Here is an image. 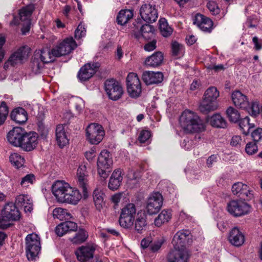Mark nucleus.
Returning a JSON list of instances; mask_svg holds the SVG:
<instances>
[{
	"instance_id": "nucleus-1",
	"label": "nucleus",
	"mask_w": 262,
	"mask_h": 262,
	"mask_svg": "<svg viewBox=\"0 0 262 262\" xmlns=\"http://www.w3.org/2000/svg\"><path fill=\"white\" fill-rule=\"evenodd\" d=\"M179 123L186 133L201 132L205 129L204 123L197 114L188 110L182 113L179 118Z\"/></svg>"
},
{
	"instance_id": "nucleus-64",
	"label": "nucleus",
	"mask_w": 262,
	"mask_h": 262,
	"mask_svg": "<svg viewBox=\"0 0 262 262\" xmlns=\"http://www.w3.org/2000/svg\"><path fill=\"white\" fill-rule=\"evenodd\" d=\"M157 41L155 40H153L151 41L148 42L144 45V49L145 51L150 52L155 50L156 48Z\"/></svg>"
},
{
	"instance_id": "nucleus-36",
	"label": "nucleus",
	"mask_w": 262,
	"mask_h": 262,
	"mask_svg": "<svg viewBox=\"0 0 262 262\" xmlns=\"http://www.w3.org/2000/svg\"><path fill=\"white\" fill-rule=\"evenodd\" d=\"M35 56L39 58L43 63H47L54 60L55 57L52 54V50L50 51L48 49H45L36 52Z\"/></svg>"
},
{
	"instance_id": "nucleus-56",
	"label": "nucleus",
	"mask_w": 262,
	"mask_h": 262,
	"mask_svg": "<svg viewBox=\"0 0 262 262\" xmlns=\"http://www.w3.org/2000/svg\"><path fill=\"white\" fill-rule=\"evenodd\" d=\"M207 7L212 15H215L220 13V10L217 4L214 1H209Z\"/></svg>"
},
{
	"instance_id": "nucleus-62",
	"label": "nucleus",
	"mask_w": 262,
	"mask_h": 262,
	"mask_svg": "<svg viewBox=\"0 0 262 262\" xmlns=\"http://www.w3.org/2000/svg\"><path fill=\"white\" fill-rule=\"evenodd\" d=\"M193 141L187 138L182 143V146L186 150H190L193 146Z\"/></svg>"
},
{
	"instance_id": "nucleus-21",
	"label": "nucleus",
	"mask_w": 262,
	"mask_h": 262,
	"mask_svg": "<svg viewBox=\"0 0 262 262\" xmlns=\"http://www.w3.org/2000/svg\"><path fill=\"white\" fill-rule=\"evenodd\" d=\"M26 132L25 130L20 127H14L8 133L7 139L11 144L19 147Z\"/></svg>"
},
{
	"instance_id": "nucleus-19",
	"label": "nucleus",
	"mask_w": 262,
	"mask_h": 262,
	"mask_svg": "<svg viewBox=\"0 0 262 262\" xmlns=\"http://www.w3.org/2000/svg\"><path fill=\"white\" fill-rule=\"evenodd\" d=\"M99 68L98 63H90L84 64L80 69L78 73V77L80 81H85L91 78L96 72Z\"/></svg>"
},
{
	"instance_id": "nucleus-26",
	"label": "nucleus",
	"mask_w": 262,
	"mask_h": 262,
	"mask_svg": "<svg viewBox=\"0 0 262 262\" xmlns=\"http://www.w3.org/2000/svg\"><path fill=\"white\" fill-rule=\"evenodd\" d=\"M228 239L232 245L239 247L244 243L245 236L238 228L234 227L231 230Z\"/></svg>"
},
{
	"instance_id": "nucleus-48",
	"label": "nucleus",
	"mask_w": 262,
	"mask_h": 262,
	"mask_svg": "<svg viewBox=\"0 0 262 262\" xmlns=\"http://www.w3.org/2000/svg\"><path fill=\"white\" fill-rule=\"evenodd\" d=\"M226 113L231 122L236 123L240 120V114L238 111L233 107H228Z\"/></svg>"
},
{
	"instance_id": "nucleus-23",
	"label": "nucleus",
	"mask_w": 262,
	"mask_h": 262,
	"mask_svg": "<svg viewBox=\"0 0 262 262\" xmlns=\"http://www.w3.org/2000/svg\"><path fill=\"white\" fill-rule=\"evenodd\" d=\"M232 100L234 104L237 107L243 110L249 108V101L247 97L239 91L232 93Z\"/></svg>"
},
{
	"instance_id": "nucleus-60",
	"label": "nucleus",
	"mask_w": 262,
	"mask_h": 262,
	"mask_svg": "<svg viewBox=\"0 0 262 262\" xmlns=\"http://www.w3.org/2000/svg\"><path fill=\"white\" fill-rule=\"evenodd\" d=\"M111 169L107 167L101 168V167H98V173L100 177L103 178H106L108 176L109 173L111 172Z\"/></svg>"
},
{
	"instance_id": "nucleus-9",
	"label": "nucleus",
	"mask_w": 262,
	"mask_h": 262,
	"mask_svg": "<svg viewBox=\"0 0 262 262\" xmlns=\"http://www.w3.org/2000/svg\"><path fill=\"white\" fill-rule=\"evenodd\" d=\"M104 87L108 98L114 101L119 99L123 94L121 85L114 79L106 80L104 83Z\"/></svg>"
},
{
	"instance_id": "nucleus-16",
	"label": "nucleus",
	"mask_w": 262,
	"mask_h": 262,
	"mask_svg": "<svg viewBox=\"0 0 262 262\" xmlns=\"http://www.w3.org/2000/svg\"><path fill=\"white\" fill-rule=\"evenodd\" d=\"M190 232L189 230L182 229L178 231L174 235L172 244L174 248H185V246L190 243Z\"/></svg>"
},
{
	"instance_id": "nucleus-53",
	"label": "nucleus",
	"mask_w": 262,
	"mask_h": 262,
	"mask_svg": "<svg viewBox=\"0 0 262 262\" xmlns=\"http://www.w3.org/2000/svg\"><path fill=\"white\" fill-rule=\"evenodd\" d=\"M86 34V29L82 23H80L75 31L74 37L76 39H79L84 37Z\"/></svg>"
},
{
	"instance_id": "nucleus-12",
	"label": "nucleus",
	"mask_w": 262,
	"mask_h": 262,
	"mask_svg": "<svg viewBox=\"0 0 262 262\" xmlns=\"http://www.w3.org/2000/svg\"><path fill=\"white\" fill-rule=\"evenodd\" d=\"M163 203V197L159 192L152 193L149 196L146 204V210L149 214L158 213Z\"/></svg>"
},
{
	"instance_id": "nucleus-6",
	"label": "nucleus",
	"mask_w": 262,
	"mask_h": 262,
	"mask_svg": "<svg viewBox=\"0 0 262 262\" xmlns=\"http://www.w3.org/2000/svg\"><path fill=\"white\" fill-rule=\"evenodd\" d=\"M136 212L135 205L129 203L125 206L122 209L119 222L120 225L124 228H129L133 225L135 215Z\"/></svg>"
},
{
	"instance_id": "nucleus-61",
	"label": "nucleus",
	"mask_w": 262,
	"mask_h": 262,
	"mask_svg": "<svg viewBox=\"0 0 262 262\" xmlns=\"http://www.w3.org/2000/svg\"><path fill=\"white\" fill-rule=\"evenodd\" d=\"M242 143V138L239 136H233L231 140L230 144L232 146L239 147Z\"/></svg>"
},
{
	"instance_id": "nucleus-13",
	"label": "nucleus",
	"mask_w": 262,
	"mask_h": 262,
	"mask_svg": "<svg viewBox=\"0 0 262 262\" xmlns=\"http://www.w3.org/2000/svg\"><path fill=\"white\" fill-rule=\"evenodd\" d=\"M132 29V35L137 39H140L141 37L146 38V34L152 35L155 31L152 26L149 24L142 25L140 20H136L133 24Z\"/></svg>"
},
{
	"instance_id": "nucleus-45",
	"label": "nucleus",
	"mask_w": 262,
	"mask_h": 262,
	"mask_svg": "<svg viewBox=\"0 0 262 262\" xmlns=\"http://www.w3.org/2000/svg\"><path fill=\"white\" fill-rule=\"evenodd\" d=\"M159 29L161 33L164 37H167L171 35L172 32V28L169 27L166 20L162 18L159 20Z\"/></svg>"
},
{
	"instance_id": "nucleus-55",
	"label": "nucleus",
	"mask_w": 262,
	"mask_h": 262,
	"mask_svg": "<svg viewBox=\"0 0 262 262\" xmlns=\"http://www.w3.org/2000/svg\"><path fill=\"white\" fill-rule=\"evenodd\" d=\"M35 180V177L33 174H28L23 177L20 182V185L22 187H26L29 184H32Z\"/></svg>"
},
{
	"instance_id": "nucleus-46",
	"label": "nucleus",
	"mask_w": 262,
	"mask_h": 262,
	"mask_svg": "<svg viewBox=\"0 0 262 262\" xmlns=\"http://www.w3.org/2000/svg\"><path fill=\"white\" fill-rule=\"evenodd\" d=\"M219 96L220 93L217 89L214 86H211L207 89L205 91L204 98L207 100L215 102Z\"/></svg>"
},
{
	"instance_id": "nucleus-43",
	"label": "nucleus",
	"mask_w": 262,
	"mask_h": 262,
	"mask_svg": "<svg viewBox=\"0 0 262 262\" xmlns=\"http://www.w3.org/2000/svg\"><path fill=\"white\" fill-rule=\"evenodd\" d=\"M53 215L54 218L63 221L69 220L71 217V214L67 209L62 208H56L53 211Z\"/></svg>"
},
{
	"instance_id": "nucleus-22",
	"label": "nucleus",
	"mask_w": 262,
	"mask_h": 262,
	"mask_svg": "<svg viewBox=\"0 0 262 262\" xmlns=\"http://www.w3.org/2000/svg\"><path fill=\"white\" fill-rule=\"evenodd\" d=\"M232 191L234 195H236L245 200L251 199L253 196L249 187L242 182L234 184L232 187Z\"/></svg>"
},
{
	"instance_id": "nucleus-59",
	"label": "nucleus",
	"mask_w": 262,
	"mask_h": 262,
	"mask_svg": "<svg viewBox=\"0 0 262 262\" xmlns=\"http://www.w3.org/2000/svg\"><path fill=\"white\" fill-rule=\"evenodd\" d=\"M151 137L150 132L147 130H142L140 132L138 140L141 143L147 141Z\"/></svg>"
},
{
	"instance_id": "nucleus-11",
	"label": "nucleus",
	"mask_w": 262,
	"mask_h": 262,
	"mask_svg": "<svg viewBox=\"0 0 262 262\" xmlns=\"http://www.w3.org/2000/svg\"><path fill=\"white\" fill-rule=\"evenodd\" d=\"M70 192L71 186L63 181H56L52 185L53 194L59 202L64 203L66 200V195Z\"/></svg>"
},
{
	"instance_id": "nucleus-31",
	"label": "nucleus",
	"mask_w": 262,
	"mask_h": 262,
	"mask_svg": "<svg viewBox=\"0 0 262 262\" xmlns=\"http://www.w3.org/2000/svg\"><path fill=\"white\" fill-rule=\"evenodd\" d=\"M12 120L18 124L25 123L28 119V115L26 110L22 107H18L13 110L11 113Z\"/></svg>"
},
{
	"instance_id": "nucleus-18",
	"label": "nucleus",
	"mask_w": 262,
	"mask_h": 262,
	"mask_svg": "<svg viewBox=\"0 0 262 262\" xmlns=\"http://www.w3.org/2000/svg\"><path fill=\"white\" fill-rule=\"evenodd\" d=\"M37 135L35 132H26L20 144L24 150L29 151L33 150L37 144Z\"/></svg>"
},
{
	"instance_id": "nucleus-33",
	"label": "nucleus",
	"mask_w": 262,
	"mask_h": 262,
	"mask_svg": "<svg viewBox=\"0 0 262 262\" xmlns=\"http://www.w3.org/2000/svg\"><path fill=\"white\" fill-rule=\"evenodd\" d=\"M163 60V55L161 52H156L148 56L145 60V64L149 67H156L160 66Z\"/></svg>"
},
{
	"instance_id": "nucleus-17",
	"label": "nucleus",
	"mask_w": 262,
	"mask_h": 262,
	"mask_svg": "<svg viewBox=\"0 0 262 262\" xmlns=\"http://www.w3.org/2000/svg\"><path fill=\"white\" fill-rule=\"evenodd\" d=\"M189 255L185 248H174L168 254V262H188Z\"/></svg>"
},
{
	"instance_id": "nucleus-3",
	"label": "nucleus",
	"mask_w": 262,
	"mask_h": 262,
	"mask_svg": "<svg viewBox=\"0 0 262 262\" xmlns=\"http://www.w3.org/2000/svg\"><path fill=\"white\" fill-rule=\"evenodd\" d=\"M26 253L29 260H34L40 253L41 243L40 238L35 233L27 235L25 238Z\"/></svg>"
},
{
	"instance_id": "nucleus-41",
	"label": "nucleus",
	"mask_w": 262,
	"mask_h": 262,
	"mask_svg": "<svg viewBox=\"0 0 262 262\" xmlns=\"http://www.w3.org/2000/svg\"><path fill=\"white\" fill-rule=\"evenodd\" d=\"M238 122L239 128L243 134L245 135H248L250 129L255 127L254 123L250 122V119L248 116L241 119Z\"/></svg>"
},
{
	"instance_id": "nucleus-30",
	"label": "nucleus",
	"mask_w": 262,
	"mask_h": 262,
	"mask_svg": "<svg viewBox=\"0 0 262 262\" xmlns=\"http://www.w3.org/2000/svg\"><path fill=\"white\" fill-rule=\"evenodd\" d=\"M112 165L113 160L110 152L106 150L101 151L98 159V167L111 168Z\"/></svg>"
},
{
	"instance_id": "nucleus-32",
	"label": "nucleus",
	"mask_w": 262,
	"mask_h": 262,
	"mask_svg": "<svg viewBox=\"0 0 262 262\" xmlns=\"http://www.w3.org/2000/svg\"><path fill=\"white\" fill-rule=\"evenodd\" d=\"M56 137L58 145L60 147L65 146L69 143V139L66 134L64 126L59 124L56 129Z\"/></svg>"
},
{
	"instance_id": "nucleus-15",
	"label": "nucleus",
	"mask_w": 262,
	"mask_h": 262,
	"mask_svg": "<svg viewBox=\"0 0 262 262\" xmlns=\"http://www.w3.org/2000/svg\"><path fill=\"white\" fill-rule=\"evenodd\" d=\"M29 48L26 47H21L14 52L9 57L8 60L5 63L4 68H8L9 64L12 66L21 63L23 61L28 57Z\"/></svg>"
},
{
	"instance_id": "nucleus-51",
	"label": "nucleus",
	"mask_w": 262,
	"mask_h": 262,
	"mask_svg": "<svg viewBox=\"0 0 262 262\" xmlns=\"http://www.w3.org/2000/svg\"><path fill=\"white\" fill-rule=\"evenodd\" d=\"M88 237V234L84 230H80L72 239L71 241L76 244L84 242Z\"/></svg>"
},
{
	"instance_id": "nucleus-57",
	"label": "nucleus",
	"mask_w": 262,
	"mask_h": 262,
	"mask_svg": "<svg viewBox=\"0 0 262 262\" xmlns=\"http://www.w3.org/2000/svg\"><path fill=\"white\" fill-rule=\"evenodd\" d=\"M252 116H255L259 113V106L256 102H249V108L246 110Z\"/></svg>"
},
{
	"instance_id": "nucleus-35",
	"label": "nucleus",
	"mask_w": 262,
	"mask_h": 262,
	"mask_svg": "<svg viewBox=\"0 0 262 262\" xmlns=\"http://www.w3.org/2000/svg\"><path fill=\"white\" fill-rule=\"evenodd\" d=\"M210 125L216 128H226L227 122L225 119L219 114H215L208 119Z\"/></svg>"
},
{
	"instance_id": "nucleus-29",
	"label": "nucleus",
	"mask_w": 262,
	"mask_h": 262,
	"mask_svg": "<svg viewBox=\"0 0 262 262\" xmlns=\"http://www.w3.org/2000/svg\"><path fill=\"white\" fill-rule=\"evenodd\" d=\"M15 204L23 206L25 212H30L33 210V202L29 195L20 194L16 197Z\"/></svg>"
},
{
	"instance_id": "nucleus-50",
	"label": "nucleus",
	"mask_w": 262,
	"mask_h": 262,
	"mask_svg": "<svg viewBox=\"0 0 262 262\" xmlns=\"http://www.w3.org/2000/svg\"><path fill=\"white\" fill-rule=\"evenodd\" d=\"M171 51L173 56H181L184 53V47L177 41H173L171 43Z\"/></svg>"
},
{
	"instance_id": "nucleus-28",
	"label": "nucleus",
	"mask_w": 262,
	"mask_h": 262,
	"mask_svg": "<svg viewBox=\"0 0 262 262\" xmlns=\"http://www.w3.org/2000/svg\"><path fill=\"white\" fill-rule=\"evenodd\" d=\"M122 179L121 170L120 169L114 170L110 178L108 188L112 190L118 189L121 185Z\"/></svg>"
},
{
	"instance_id": "nucleus-4",
	"label": "nucleus",
	"mask_w": 262,
	"mask_h": 262,
	"mask_svg": "<svg viewBox=\"0 0 262 262\" xmlns=\"http://www.w3.org/2000/svg\"><path fill=\"white\" fill-rule=\"evenodd\" d=\"M34 9L33 5H28L19 10V20L16 16H14L13 19L10 22V26H17L20 24L19 20L23 23L21 31L23 34L28 32L30 29L31 15Z\"/></svg>"
},
{
	"instance_id": "nucleus-54",
	"label": "nucleus",
	"mask_w": 262,
	"mask_h": 262,
	"mask_svg": "<svg viewBox=\"0 0 262 262\" xmlns=\"http://www.w3.org/2000/svg\"><path fill=\"white\" fill-rule=\"evenodd\" d=\"M256 142H249L245 147V151L249 155H252L258 151V147L256 144Z\"/></svg>"
},
{
	"instance_id": "nucleus-25",
	"label": "nucleus",
	"mask_w": 262,
	"mask_h": 262,
	"mask_svg": "<svg viewBox=\"0 0 262 262\" xmlns=\"http://www.w3.org/2000/svg\"><path fill=\"white\" fill-rule=\"evenodd\" d=\"M142 79L147 85L159 83L163 81V75L160 72L145 71L142 74Z\"/></svg>"
},
{
	"instance_id": "nucleus-52",
	"label": "nucleus",
	"mask_w": 262,
	"mask_h": 262,
	"mask_svg": "<svg viewBox=\"0 0 262 262\" xmlns=\"http://www.w3.org/2000/svg\"><path fill=\"white\" fill-rule=\"evenodd\" d=\"M43 63L42 62H40L39 61L38 58L35 56V57L32 59L31 64V68L32 72L34 74L40 73V70L43 67Z\"/></svg>"
},
{
	"instance_id": "nucleus-38",
	"label": "nucleus",
	"mask_w": 262,
	"mask_h": 262,
	"mask_svg": "<svg viewBox=\"0 0 262 262\" xmlns=\"http://www.w3.org/2000/svg\"><path fill=\"white\" fill-rule=\"evenodd\" d=\"M71 192H68L66 195V200L64 203L76 205L81 200L82 195L79 191L71 187Z\"/></svg>"
},
{
	"instance_id": "nucleus-8",
	"label": "nucleus",
	"mask_w": 262,
	"mask_h": 262,
	"mask_svg": "<svg viewBox=\"0 0 262 262\" xmlns=\"http://www.w3.org/2000/svg\"><path fill=\"white\" fill-rule=\"evenodd\" d=\"M227 210L232 215L238 217L247 214L250 211V206L241 200H232L228 203Z\"/></svg>"
},
{
	"instance_id": "nucleus-14",
	"label": "nucleus",
	"mask_w": 262,
	"mask_h": 262,
	"mask_svg": "<svg viewBox=\"0 0 262 262\" xmlns=\"http://www.w3.org/2000/svg\"><path fill=\"white\" fill-rule=\"evenodd\" d=\"M140 15L146 23H152L156 21L158 13L155 5L150 4H144L141 6Z\"/></svg>"
},
{
	"instance_id": "nucleus-7",
	"label": "nucleus",
	"mask_w": 262,
	"mask_h": 262,
	"mask_svg": "<svg viewBox=\"0 0 262 262\" xmlns=\"http://www.w3.org/2000/svg\"><path fill=\"white\" fill-rule=\"evenodd\" d=\"M105 132L103 127L97 123H91L86 128V139L91 144H98L103 139Z\"/></svg>"
},
{
	"instance_id": "nucleus-39",
	"label": "nucleus",
	"mask_w": 262,
	"mask_h": 262,
	"mask_svg": "<svg viewBox=\"0 0 262 262\" xmlns=\"http://www.w3.org/2000/svg\"><path fill=\"white\" fill-rule=\"evenodd\" d=\"M133 17V12L129 9L121 10L117 17L118 24L121 26L126 24Z\"/></svg>"
},
{
	"instance_id": "nucleus-63",
	"label": "nucleus",
	"mask_w": 262,
	"mask_h": 262,
	"mask_svg": "<svg viewBox=\"0 0 262 262\" xmlns=\"http://www.w3.org/2000/svg\"><path fill=\"white\" fill-rule=\"evenodd\" d=\"M88 176L86 167L84 164L79 165L77 170V176Z\"/></svg>"
},
{
	"instance_id": "nucleus-24",
	"label": "nucleus",
	"mask_w": 262,
	"mask_h": 262,
	"mask_svg": "<svg viewBox=\"0 0 262 262\" xmlns=\"http://www.w3.org/2000/svg\"><path fill=\"white\" fill-rule=\"evenodd\" d=\"M193 24L205 32H210L213 26V22L210 18L201 14H196Z\"/></svg>"
},
{
	"instance_id": "nucleus-40",
	"label": "nucleus",
	"mask_w": 262,
	"mask_h": 262,
	"mask_svg": "<svg viewBox=\"0 0 262 262\" xmlns=\"http://www.w3.org/2000/svg\"><path fill=\"white\" fill-rule=\"evenodd\" d=\"M217 108V105L215 102L207 100L204 98V99L199 106V110L204 114H207L211 111H214Z\"/></svg>"
},
{
	"instance_id": "nucleus-47",
	"label": "nucleus",
	"mask_w": 262,
	"mask_h": 262,
	"mask_svg": "<svg viewBox=\"0 0 262 262\" xmlns=\"http://www.w3.org/2000/svg\"><path fill=\"white\" fill-rule=\"evenodd\" d=\"M10 161L12 164L17 168L22 167L25 163V159L18 153H13L10 156Z\"/></svg>"
},
{
	"instance_id": "nucleus-58",
	"label": "nucleus",
	"mask_w": 262,
	"mask_h": 262,
	"mask_svg": "<svg viewBox=\"0 0 262 262\" xmlns=\"http://www.w3.org/2000/svg\"><path fill=\"white\" fill-rule=\"evenodd\" d=\"M251 137L254 142H262V128L258 127L251 133Z\"/></svg>"
},
{
	"instance_id": "nucleus-27",
	"label": "nucleus",
	"mask_w": 262,
	"mask_h": 262,
	"mask_svg": "<svg viewBox=\"0 0 262 262\" xmlns=\"http://www.w3.org/2000/svg\"><path fill=\"white\" fill-rule=\"evenodd\" d=\"M77 224L72 221H66L59 224L55 228V232L59 236H62L69 231L77 229Z\"/></svg>"
},
{
	"instance_id": "nucleus-44",
	"label": "nucleus",
	"mask_w": 262,
	"mask_h": 262,
	"mask_svg": "<svg viewBox=\"0 0 262 262\" xmlns=\"http://www.w3.org/2000/svg\"><path fill=\"white\" fill-rule=\"evenodd\" d=\"M88 176H77V185L82 189L84 198L88 196Z\"/></svg>"
},
{
	"instance_id": "nucleus-34",
	"label": "nucleus",
	"mask_w": 262,
	"mask_h": 262,
	"mask_svg": "<svg viewBox=\"0 0 262 262\" xmlns=\"http://www.w3.org/2000/svg\"><path fill=\"white\" fill-rule=\"evenodd\" d=\"M93 196L94 204L97 210L101 211L104 205V194L103 191L101 189L97 188L94 190Z\"/></svg>"
},
{
	"instance_id": "nucleus-37",
	"label": "nucleus",
	"mask_w": 262,
	"mask_h": 262,
	"mask_svg": "<svg viewBox=\"0 0 262 262\" xmlns=\"http://www.w3.org/2000/svg\"><path fill=\"white\" fill-rule=\"evenodd\" d=\"M146 215L145 212H138L137 218L135 221V229L139 233H141L145 230L146 223Z\"/></svg>"
},
{
	"instance_id": "nucleus-49",
	"label": "nucleus",
	"mask_w": 262,
	"mask_h": 262,
	"mask_svg": "<svg viewBox=\"0 0 262 262\" xmlns=\"http://www.w3.org/2000/svg\"><path fill=\"white\" fill-rule=\"evenodd\" d=\"M9 113V108L5 101L0 104V126L4 123Z\"/></svg>"
},
{
	"instance_id": "nucleus-2",
	"label": "nucleus",
	"mask_w": 262,
	"mask_h": 262,
	"mask_svg": "<svg viewBox=\"0 0 262 262\" xmlns=\"http://www.w3.org/2000/svg\"><path fill=\"white\" fill-rule=\"evenodd\" d=\"M19 218L20 213L15 205L12 203H7L0 212V228H8L11 221H18Z\"/></svg>"
},
{
	"instance_id": "nucleus-10",
	"label": "nucleus",
	"mask_w": 262,
	"mask_h": 262,
	"mask_svg": "<svg viewBox=\"0 0 262 262\" xmlns=\"http://www.w3.org/2000/svg\"><path fill=\"white\" fill-rule=\"evenodd\" d=\"M127 91L133 98L138 97L141 93V85L137 74L129 73L126 77Z\"/></svg>"
},
{
	"instance_id": "nucleus-42",
	"label": "nucleus",
	"mask_w": 262,
	"mask_h": 262,
	"mask_svg": "<svg viewBox=\"0 0 262 262\" xmlns=\"http://www.w3.org/2000/svg\"><path fill=\"white\" fill-rule=\"evenodd\" d=\"M171 217V212L164 210L155 220V224L157 227L161 226L163 224L168 222Z\"/></svg>"
},
{
	"instance_id": "nucleus-5",
	"label": "nucleus",
	"mask_w": 262,
	"mask_h": 262,
	"mask_svg": "<svg viewBox=\"0 0 262 262\" xmlns=\"http://www.w3.org/2000/svg\"><path fill=\"white\" fill-rule=\"evenodd\" d=\"M77 46L72 37H67L52 48V55L58 57L67 55L76 49Z\"/></svg>"
},
{
	"instance_id": "nucleus-20",
	"label": "nucleus",
	"mask_w": 262,
	"mask_h": 262,
	"mask_svg": "<svg viewBox=\"0 0 262 262\" xmlns=\"http://www.w3.org/2000/svg\"><path fill=\"white\" fill-rule=\"evenodd\" d=\"M95 248L93 246H83L76 252L77 259L80 262H91Z\"/></svg>"
}]
</instances>
